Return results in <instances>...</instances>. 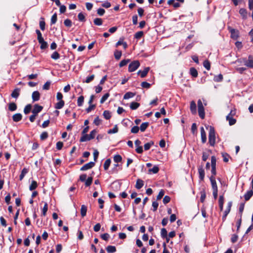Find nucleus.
Returning a JSON list of instances; mask_svg holds the SVG:
<instances>
[{"mask_svg": "<svg viewBox=\"0 0 253 253\" xmlns=\"http://www.w3.org/2000/svg\"><path fill=\"white\" fill-rule=\"evenodd\" d=\"M122 56V51L119 50H116L114 52L115 58L117 60H119Z\"/></svg>", "mask_w": 253, "mask_h": 253, "instance_id": "nucleus-44", "label": "nucleus"}, {"mask_svg": "<svg viewBox=\"0 0 253 253\" xmlns=\"http://www.w3.org/2000/svg\"><path fill=\"white\" fill-rule=\"evenodd\" d=\"M231 33V38L234 40H237L239 36V32L238 30L233 29L231 27L228 28Z\"/></svg>", "mask_w": 253, "mask_h": 253, "instance_id": "nucleus-5", "label": "nucleus"}, {"mask_svg": "<svg viewBox=\"0 0 253 253\" xmlns=\"http://www.w3.org/2000/svg\"><path fill=\"white\" fill-rule=\"evenodd\" d=\"M64 104L65 103L63 100H60L58 102L55 104V108L57 109H60L64 106Z\"/></svg>", "mask_w": 253, "mask_h": 253, "instance_id": "nucleus-23", "label": "nucleus"}, {"mask_svg": "<svg viewBox=\"0 0 253 253\" xmlns=\"http://www.w3.org/2000/svg\"><path fill=\"white\" fill-rule=\"evenodd\" d=\"M38 42L41 44V49H43L47 47V43L44 41L43 39L39 41Z\"/></svg>", "mask_w": 253, "mask_h": 253, "instance_id": "nucleus-25", "label": "nucleus"}, {"mask_svg": "<svg viewBox=\"0 0 253 253\" xmlns=\"http://www.w3.org/2000/svg\"><path fill=\"white\" fill-rule=\"evenodd\" d=\"M153 145H154V142L152 141L145 144L144 146V150H148Z\"/></svg>", "mask_w": 253, "mask_h": 253, "instance_id": "nucleus-45", "label": "nucleus"}, {"mask_svg": "<svg viewBox=\"0 0 253 253\" xmlns=\"http://www.w3.org/2000/svg\"><path fill=\"white\" fill-rule=\"evenodd\" d=\"M51 58L57 60L60 58V55L57 51H54L51 55Z\"/></svg>", "mask_w": 253, "mask_h": 253, "instance_id": "nucleus-47", "label": "nucleus"}, {"mask_svg": "<svg viewBox=\"0 0 253 253\" xmlns=\"http://www.w3.org/2000/svg\"><path fill=\"white\" fill-rule=\"evenodd\" d=\"M31 108H32V106L31 104H28L27 105L25 108H24V112L25 114H29L31 110Z\"/></svg>", "mask_w": 253, "mask_h": 253, "instance_id": "nucleus-40", "label": "nucleus"}, {"mask_svg": "<svg viewBox=\"0 0 253 253\" xmlns=\"http://www.w3.org/2000/svg\"><path fill=\"white\" fill-rule=\"evenodd\" d=\"M144 185V181L141 179H138L136 180L135 188L137 189L141 188Z\"/></svg>", "mask_w": 253, "mask_h": 253, "instance_id": "nucleus-19", "label": "nucleus"}, {"mask_svg": "<svg viewBox=\"0 0 253 253\" xmlns=\"http://www.w3.org/2000/svg\"><path fill=\"white\" fill-rule=\"evenodd\" d=\"M226 120L229 122V124L230 126L234 125L236 122V120L232 116L230 117V115H227L226 116Z\"/></svg>", "mask_w": 253, "mask_h": 253, "instance_id": "nucleus-22", "label": "nucleus"}, {"mask_svg": "<svg viewBox=\"0 0 253 253\" xmlns=\"http://www.w3.org/2000/svg\"><path fill=\"white\" fill-rule=\"evenodd\" d=\"M149 125V123L148 122H145L143 123L140 126V129L141 131L144 132L146 128L148 127V126Z\"/></svg>", "mask_w": 253, "mask_h": 253, "instance_id": "nucleus-24", "label": "nucleus"}, {"mask_svg": "<svg viewBox=\"0 0 253 253\" xmlns=\"http://www.w3.org/2000/svg\"><path fill=\"white\" fill-rule=\"evenodd\" d=\"M143 31L136 32L134 35V38L136 39H140L143 36Z\"/></svg>", "mask_w": 253, "mask_h": 253, "instance_id": "nucleus-51", "label": "nucleus"}, {"mask_svg": "<svg viewBox=\"0 0 253 253\" xmlns=\"http://www.w3.org/2000/svg\"><path fill=\"white\" fill-rule=\"evenodd\" d=\"M223 80V76L221 74H219L218 75L215 76L213 78L214 81L216 82H221Z\"/></svg>", "mask_w": 253, "mask_h": 253, "instance_id": "nucleus-39", "label": "nucleus"}, {"mask_svg": "<svg viewBox=\"0 0 253 253\" xmlns=\"http://www.w3.org/2000/svg\"><path fill=\"white\" fill-rule=\"evenodd\" d=\"M232 205V202H228L227 207L226 209L225 210V211H224V215L222 216V220L223 221H224L226 219L227 215L229 213V212L231 210Z\"/></svg>", "mask_w": 253, "mask_h": 253, "instance_id": "nucleus-8", "label": "nucleus"}, {"mask_svg": "<svg viewBox=\"0 0 253 253\" xmlns=\"http://www.w3.org/2000/svg\"><path fill=\"white\" fill-rule=\"evenodd\" d=\"M93 178L92 177H89L85 181V185L86 186H89L92 182Z\"/></svg>", "mask_w": 253, "mask_h": 253, "instance_id": "nucleus-50", "label": "nucleus"}, {"mask_svg": "<svg viewBox=\"0 0 253 253\" xmlns=\"http://www.w3.org/2000/svg\"><path fill=\"white\" fill-rule=\"evenodd\" d=\"M37 187H38L37 182L35 180H33L31 182V185L29 186V190L30 191H33L34 190L36 189Z\"/></svg>", "mask_w": 253, "mask_h": 253, "instance_id": "nucleus-27", "label": "nucleus"}, {"mask_svg": "<svg viewBox=\"0 0 253 253\" xmlns=\"http://www.w3.org/2000/svg\"><path fill=\"white\" fill-rule=\"evenodd\" d=\"M135 95V94L131 92H126L124 96V99H128L129 98L133 97Z\"/></svg>", "mask_w": 253, "mask_h": 253, "instance_id": "nucleus-31", "label": "nucleus"}, {"mask_svg": "<svg viewBox=\"0 0 253 253\" xmlns=\"http://www.w3.org/2000/svg\"><path fill=\"white\" fill-rule=\"evenodd\" d=\"M198 173L200 179L203 181L205 177V170L202 166L198 168Z\"/></svg>", "mask_w": 253, "mask_h": 253, "instance_id": "nucleus-13", "label": "nucleus"}, {"mask_svg": "<svg viewBox=\"0 0 253 253\" xmlns=\"http://www.w3.org/2000/svg\"><path fill=\"white\" fill-rule=\"evenodd\" d=\"M28 169L27 168H25L22 169L21 173L19 176L20 180H22L23 179V178L24 177L25 175L28 173Z\"/></svg>", "mask_w": 253, "mask_h": 253, "instance_id": "nucleus-26", "label": "nucleus"}, {"mask_svg": "<svg viewBox=\"0 0 253 253\" xmlns=\"http://www.w3.org/2000/svg\"><path fill=\"white\" fill-rule=\"evenodd\" d=\"M197 107L195 102L194 101H192L190 102V111L193 114H196L197 113Z\"/></svg>", "mask_w": 253, "mask_h": 253, "instance_id": "nucleus-16", "label": "nucleus"}, {"mask_svg": "<svg viewBox=\"0 0 253 253\" xmlns=\"http://www.w3.org/2000/svg\"><path fill=\"white\" fill-rule=\"evenodd\" d=\"M51 83L49 81L46 82L42 86L43 90H48L50 85Z\"/></svg>", "mask_w": 253, "mask_h": 253, "instance_id": "nucleus-55", "label": "nucleus"}, {"mask_svg": "<svg viewBox=\"0 0 253 253\" xmlns=\"http://www.w3.org/2000/svg\"><path fill=\"white\" fill-rule=\"evenodd\" d=\"M139 128L137 126H134L131 129V132L132 133H137L138 132Z\"/></svg>", "mask_w": 253, "mask_h": 253, "instance_id": "nucleus-61", "label": "nucleus"}, {"mask_svg": "<svg viewBox=\"0 0 253 253\" xmlns=\"http://www.w3.org/2000/svg\"><path fill=\"white\" fill-rule=\"evenodd\" d=\"M110 94L109 93H105L101 98L100 100V103L102 104L109 97Z\"/></svg>", "mask_w": 253, "mask_h": 253, "instance_id": "nucleus-46", "label": "nucleus"}, {"mask_svg": "<svg viewBox=\"0 0 253 253\" xmlns=\"http://www.w3.org/2000/svg\"><path fill=\"white\" fill-rule=\"evenodd\" d=\"M95 165V163L93 162H90L88 163H87L84 165L80 169L82 171H84L88 170L89 169H91L93 168Z\"/></svg>", "mask_w": 253, "mask_h": 253, "instance_id": "nucleus-6", "label": "nucleus"}, {"mask_svg": "<svg viewBox=\"0 0 253 253\" xmlns=\"http://www.w3.org/2000/svg\"><path fill=\"white\" fill-rule=\"evenodd\" d=\"M139 106H140L139 103H138L137 102H132L130 104V108L132 110H135L137 108H138Z\"/></svg>", "mask_w": 253, "mask_h": 253, "instance_id": "nucleus-34", "label": "nucleus"}, {"mask_svg": "<svg viewBox=\"0 0 253 253\" xmlns=\"http://www.w3.org/2000/svg\"><path fill=\"white\" fill-rule=\"evenodd\" d=\"M96 133H97V130L96 129H93L90 132V133L88 135H89V137L90 139V140L93 139L95 137V136Z\"/></svg>", "mask_w": 253, "mask_h": 253, "instance_id": "nucleus-53", "label": "nucleus"}, {"mask_svg": "<svg viewBox=\"0 0 253 253\" xmlns=\"http://www.w3.org/2000/svg\"><path fill=\"white\" fill-rule=\"evenodd\" d=\"M224 197L223 195H220L219 198V206L220 211H222L223 209V204H224Z\"/></svg>", "mask_w": 253, "mask_h": 253, "instance_id": "nucleus-21", "label": "nucleus"}, {"mask_svg": "<svg viewBox=\"0 0 253 253\" xmlns=\"http://www.w3.org/2000/svg\"><path fill=\"white\" fill-rule=\"evenodd\" d=\"M43 109V107L39 105L38 104H35L34 106V108L32 111L33 114H36L38 115V113H39Z\"/></svg>", "mask_w": 253, "mask_h": 253, "instance_id": "nucleus-7", "label": "nucleus"}, {"mask_svg": "<svg viewBox=\"0 0 253 253\" xmlns=\"http://www.w3.org/2000/svg\"><path fill=\"white\" fill-rule=\"evenodd\" d=\"M111 164V160L108 159H107L104 164L103 167L105 170H107Z\"/></svg>", "mask_w": 253, "mask_h": 253, "instance_id": "nucleus-41", "label": "nucleus"}, {"mask_svg": "<svg viewBox=\"0 0 253 253\" xmlns=\"http://www.w3.org/2000/svg\"><path fill=\"white\" fill-rule=\"evenodd\" d=\"M204 67L208 70H210L211 68L210 62L208 60L204 61L203 63Z\"/></svg>", "mask_w": 253, "mask_h": 253, "instance_id": "nucleus-48", "label": "nucleus"}, {"mask_svg": "<svg viewBox=\"0 0 253 253\" xmlns=\"http://www.w3.org/2000/svg\"><path fill=\"white\" fill-rule=\"evenodd\" d=\"M253 195V191L251 190L248 191L245 195L244 198L246 201H249Z\"/></svg>", "mask_w": 253, "mask_h": 253, "instance_id": "nucleus-20", "label": "nucleus"}, {"mask_svg": "<svg viewBox=\"0 0 253 253\" xmlns=\"http://www.w3.org/2000/svg\"><path fill=\"white\" fill-rule=\"evenodd\" d=\"M141 86L143 88H149L150 87V84L146 82H143L141 83Z\"/></svg>", "mask_w": 253, "mask_h": 253, "instance_id": "nucleus-64", "label": "nucleus"}, {"mask_svg": "<svg viewBox=\"0 0 253 253\" xmlns=\"http://www.w3.org/2000/svg\"><path fill=\"white\" fill-rule=\"evenodd\" d=\"M78 17L79 20L80 21H85V16L82 12L79 13Z\"/></svg>", "mask_w": 253, "mask_h": 253, "instance_id": "nucleus-63", "label": "nucleus"}, {"mask_svg": "<svg viewBox=\"0 0 253 253\" xmlns=\"http://www.w3.org/2000/svg\"><path fill=\"white\" fill-rule=\"evenodd\" d=\"M239 13L242 16V18L244 20H246L248 18V13L247 10L245 8H241L239 10Z\"/></svg>", "mask_w": 253, "mask_h": 253, "instance_id": "nucleus-11", "label": "nucleus"}, {"mask_svg": "<svg viewBox=\"0 0 253 253\" xmlns=\"http://www.w3.org/2000/svg\"><path fill=\"white\" fill-rule=\"evenodd\" d=\"M22 116L20 113H17L13 115L12 119L14 122H18L21 120Z\"/></svg>", "mask_w": 253, "mask_h": 253, "instance_id": "nucleus-18", "label": "nucleus"}, {"mask_svg": "<svg viewBox=\"0 0 253 253\" xmlns=\"http://www.w3.org/2000/svg\"><path fill=\"white\" fill-rule=\"evenodd\" d=\"M190 75L193 77H197L198 76V72L197 70L194 68H191L190 69Z\"/></svg>", "mask_w": 253, "mask_h": 253, "instance_id": "nucleus-30", "label": "nucleus"}, {"mask_svg": "<svg viewBox=\"0 0 253 253\" xmlns=\"http://www.w3.org/2000/svg\"><path fill=\"white\" fill-rule=\"evenodd\" d=\"M84 101V97L83 96H80L77 100V104L78 106H82Z\"/></svg>", "mask_w": 253, "mask_h": 253, "instance_id": "nucleus-43", "label": "nucleus"}, {"mask_svg": "<svg viewBox=\"0 0 253 253\" xmlns=\"http://www.w3.org/2000/svg\"><path fill=\"white\" fill-rule=\"evenodd\" d=\"M202 142L205 143L207 141L206 133L203 127L200 128Z\"/></svg>", "mask_w": 253, "mask_h": 253, "instance_id": "nucleus-12", "label": "nucleus"}, {"mask_svg": "<svg viewBox=\"0 0 253 253\" xmlns=\"http://www.w3.org/2000/svg\"><path fill=\"white\" fill-rule=\"evenodd\" d=\"M57 21V14L54 13L51 17V24H55Z\"/></svg>", "mask_w": 253, "mask_h": 253, "instance_id": "nucleus-59", "label": "nucleus"}, {"mask_svg": "<svg viewBox=\"0 0 253 253\" xmlns=\"http://www.w3.org/2000/svg\"><path fill=\"white\" fill-rule=\"evenodd\" d=\"M159 170V167L158 166H155L153 167V168L150 169H149V172H152V173H154V174H156V173L158 172Z\"/></svg>", "mask_w": 253, "mask_h": 253, "instance_id": "nucleus-38", "label": "nucleus"}, {"mask_svg": "<svg viewBox=\"0 0 253 253\" xmlns=\"http://www.w3.org/2000/svg\"><path fill=\"white\" fill-rule=\"evenodd\" d=\"M94 24L97 26H100L102 24L103 21L101 18H96L93 20Z\"/></svg>", "mask_w": 253, "mask_h": 253, "instance_id": "nucleus-37", "label": "nucleus"}, {"mask_svg": "<svg viewBox=\"0 0 253 253\" xmlns=\"http://www.w3.org/2000/svg\"><path fill=\"white\" fill-rule=\"evenodd\" d=\"M64 25L68 27H70L72 26V21L69 19L65 20L64 22Z\"/></svg>", "mask_w": 253, "mask_h": 253, "instance_id": "nucleus-60", "label": "nucleus"}, {"mask_svg": "<svg viewBox=\"0 0 253 253\" xmlns=\"http://www.w3.org/2000/svg\"><path fill=\"white\" fill-rule=\"evenodd\" d=\"M32 97L33 102L37 101L40 98V93L38 91H35L32 93Z\"/></svg>", "mask_w": 253, "mask_h": 253, "instance_id": "nucleus-15", "label": "nucleus"}, {"mask_svg": "<svg viewBox=\"0 0 253 253\" xmlns=\"http://www.w3.org/2000/svg\"><path fill=\"white\" fill-rule=\"evenodd\" d=\"M245 65L248 67L253 68V59L251 56H249V59L245 62Z\"/></svg>", "mask_w": 253, "mask_h": 253, "instance_id": "nucleus-17", "label": "nucleus"}, {"mask_svg": "<svg viewBox=\"0 0 253 253\" xmlns=\"http://www.w3.org/2000/svg\"><path fill=\"white\" fill-rule=\"evenodd\" d=\"M86 211H87L86 207L84 205H82L81 207V213L82 217H84V216H85V215L86 214Z\"/></svg>", "mask_w": 253, "mask_h": 253, "instance_id": "nucleus-29", "label": "nucleus"}, {"mask_svg": "<svg viewBox=\"0 0 253 253\" xmlns=\"http://www.w3.org/2000/svg\"><path fill=\"white\" fill-rule=\"evenodd\" d=\"M210 179L211 184V187L213 190H218V188L215 180V178L213 176H211Z\"/></svg>", "mask_w": 253, "mask_h": 253, "instance_id": "nucleus-9", "label": "nucleus"}, {"mask_svg": "<svg viewBox=\"0 0 253 253\" xmlns=\"http://www.w3.org/2000/svg\"><path fill=\"white\" fill-rule=\"evenodd\" d=\"M109 237H110V235H109V234H108V233H104V234H102V235H101V238L103 240H105V241H108V239H109Z\"/></svg>", "mask_w": 253, "mask_h": 253, "instance_id": "nucleus-62", "label": "nucleus"}, {"mask_svg": "<svg viewBox=\"0 0 253 253\" xmlns=\"http://www.w3.org/2000/svg\"><path fill=\"white\" fill-rule=\"evenodd\" d=\"M122 158L120 155H115L114 157V161L115 163H119L122 161Z\"/></svg>", "mask_w": 253, "mask_h": 253, "instance_id": "nucleus-49", "label": "nucleus"}, {"mask_svg": "<svg viewBox=\"0 0 253 253\" xmlns=\"http://www.w3.org/2000/svg\"><path fill=\"white\" fill-rule=\"evenodd\" d=\"M90 140V139L89 137V135L86 133H85V134H83V136L81 137L80 141V142H85Z\"/></svg>", "mask_w": 253, "mask_h": 253, "instance_id": "nucleus-33", "label": "nucleus"}, {"mask_svg": "<svg viewBox=\"0 0 253 253\" xmlns=\"http://www.w3.org/2000/svg\"><path fill=\"white\" fill-rule=\"evenodd\" d=\"M206 197V192H205V190L201 191V198H200V200H201V202H204V201L205 200Z\"/></svg>", "mask_w": 253, "mask_h": 253, "instance_id": "nucleus-58", "label": "nucleus"}, {"mask_svg": "<svg viewBox=\"0 0 253 253\" xmlns=\"http://www.w3.org/2000/svg\"><path fill=\"white\" fill-rule=\"evenodd\" d=\"M209 142L210 144L213 146L215 143V134L214 128L210 126L209 133Z\"/></svg>", "mask_w": 253, "mask_h": 253, "instance_id": "nucleus-1", "label": "nucleus"}, {"mask_svg": "<svg viewBox=\"0 0 253 253\" xmlns=\"http://www.w3.org/2000/svg\"><path fill=\"white\" fill-rule=\"evenodd\" d=\"M198 108L200 117L204 119L205 118V110L202 102L200 99L198 101Z\"/></svg>", "mask_w": 253, "mask_h": 253, "instance_id": "nucleus-2", "label": "nucleus"}, {"mask_svg": "<svg viewBox=\"0 0 253 253\" xmlns=\"http://www.w3.org/2000/svg\"><path fill=\"white\" fill-rule=\"evenodd\" d=\"M103 115L104 118L106 119V120H109L111 117V113L110 112V111L108 110L104 111Z\"/></svg>", "mask_w": 253, "mask_h": 253, "instance_id": "nucleus-36", "label": "nucleus"}, {"mask_svg": "<svg viewBox=\"0 0 253 253\" xmlns=\"http://www.w3.org/2000/svg\"><path fill=\"white\" fill-rule=\"evenodd\" d=\"M140 66V63L138 60H135L130 63L128 66V71L132 72L135 71Z\"/></svg>", "mask_w": 253, "mask_h": 253, "instance_id": "nucleus-3", "label": "nucleus"}, {"mask_svg": "<svg viewBox=\"0 0 253 253\" xmlns=\"http://www.w3.org/2000/svg\"><path fill=\"white\" fill-rule=\"evenodd\" d=\"M216 159L215 156H212L211 158V172L212 173L211 176H213L215 177V175H216Z\"/></svg>", "mask_w": 253, "mask_h": 253, "instance_id": "nucleus-4", "label": "nucleus"}, {"mask_svg": "<svg viewBox=\"0 0 253 253\" xmlns=\"http://www.w3.org/2000/svg\"><path fill=\"white\" fill-rule=\"evenodd\" d=\"M48 210V204L46 202L44 203V206L42 209V215L45 216Z\"/></svg>", "mask_w": 253, "mask_h": 253, "instance_id": "nucleus-35", "label": "nucleus"}, {"mask_svg": "<svg viewBox=\"0 0 253 253\" xmlns=\"http://www.w3.org/2000/svg\"><path fill=\"white\" fill-rule=\"evenodd\" d=\"M222 156L223 159V161L226 163L228 162L229 161V158H230V156L227 153H223Z\"/></svg>", "mask_w": 253, "mask_h": 253, "instance_id": "nucleus-56", "label": "nucleus"}, {"mask_svg": "<svg viewBox=\"0 0 253 253\" xmlns=\"http://www.w3.org/2000/svg\"><path fill=\"white\" fill-rule=\"evenodd\" d=\"M161 236L163 238H165L167 236V231L165 228H162L161 231Z\"/></svg>", "mask_w": 253, "mask_h": 253, "instance_id": "nucleus-57", "label": "nucleus"}, {"mask_svg": "<svg viewBox=\"0 0 253 253\" xmlns=\"http://www.w3.org/2000/svg\"><path fill=\"white\" fill-rule=\"evenodd\" d=\"M118 127L117 125H115L113 129H110L108 130V134L115 133L118 132Z\"/></svg>", "mask_w": 253, "mask_h": 253, "instance_id": "nucleus-42", "label": "nucleus"}, {"mask_svg": "<svg viewBox=\"0 0 253 253\" xmlns=\"http://www.w3.org/2000/svg\"><path fill=\"white\" fill-rule=\"evenodd\" d=\"M149 70H150L149 67H146L143 71H141V70L138 71L137 72V74L140 75V76L141 78H144L146 76V75L148 74Z\"/></svg>", "mask_w": 253, "mask_h": 253, "instance_id": "nucleus-10", "label": "nucleus"}, {"mask_svg": "<svg viewBox=\"0 0 253 253\" xmlns=\"http://www.w3.org/2000/svg\"><path fill=\"white\" fill-rule=\"evenodd\" d=\"M48 136V133L47 132L44 131L40 135V138L41 140H43L46 139Z\"/></svg>", "mask_w": 253, "mask_h": 253, "instance_id": "nucleus-52", "label": "nucleus"}, {"mask_svg": "<svg viewBox=\"0 0 253 253\" xmlns=\"http://www.w3.org/2000/svg\"><path fill=\"white\" fill-rule=\"evenodd\" d=\"M129 59H124L121 61V62L119 64L120 67H122L125 65H126L128 62H129Z\"/></svg>", "mask_w": 253, "mask_h": 253, "instance_id": "nucleus-54", "label": "nucleus"}, {"mask_svg": "<svg viewBox=\"0 0 253 253\" xmlns=\"http://www.w3.org/2000/svg\"><path fill=\"white\" fill-rule=\"evenodd\" d=\"M17 109V105L15 103H10L8 105V109L10 111H15Z\"/></svg>", "mask_w": 253, "mask_h": 253, "instance_id": "nucleus-32", "label": "nucleus"}, {"mask_svg": "<svg viewBox=\"0 0 253 253\" xmlns=\"http://www.w3.org/2000/svg\"><path fill=\"white\" fill-rule=\"evenodd\" d=\"M20 89L19 88H16L12 92V93L11 94V96L12 98L17 99L20 95Z\"/></svg>", "mask_w": 253, "mask_h": 253, "instance_id": "nucleus-14", "label": "nucleus"}, {"mask_svg": "<svg viewBox=\"0 0 253 253\" xmlns=\"http://www.w3.org/2000/svg\"><path fill=\"white\" fill-rule=\"evenodd\" d=\"M106 251L108 253H113L116 251V248L113 246H108L106 248Z\"/></svg>", "mask_w": 253, "mask_h": 253, "instance_id": "nucleus-28", "label": "nucleus"}]
</instances>
